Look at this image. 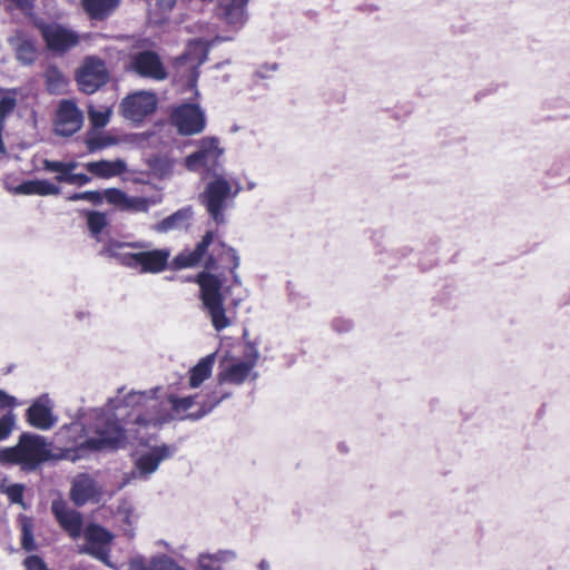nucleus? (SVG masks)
Masks as SVG:
<instances>
[{
  "label": "nucleus",
  "mask_w": 570,
  "mask_h": 570,
  "mask_svg": "<svg viewBox=\"0 0 570 570\" xmlns=\"http://www.w3.org/2000/svg\"><path fill=\"white\" fill-rule=\"evenodd\" d=\"M161 391L159 386L131 391L122 399L112 400L106 409L91 411L89 420L94 422L88 426L73 422L67 428L70 433L82 432L72 439L82 452L116 450L134 442L146 445L137 452L134 469L121 487L134 480H149L161 462L174 455V449L165 443L150 445L160 426L170 419Z\"/></svg>",
  "instance_id": "1"
},
{
  "label": "nucleus",
  "mask_w": 570,
  "mask_h": 570,
  "mask_svg": "<svg viewBox=\"0 0 570 570\" xmlns=\"http://www.w3.org/2000/svg\"><path fill=\"white\" fill-rule=\"evenodd\" d=\"M104 253L120 265L139 274H159L167 268L170 257L168 248L149 249L145 242H110Z\"/></svg>",
  "instance_id": "2"
},
{
  "label": "nucleus",
  "mask_w": 570,
  "mask_h": 570,
  "mask_svg": "<svg viewBox=\"0 0 570 570\" xmlns=\"http://www.w3.org/2000/svg\"><path fill=\"white\" fill-rule=\"evenodd\" d=\"M242 187L237 179L223 174H213L200 194V203L206 208L212 220L217 225L227 223V210Z\"/></svg>",
  "instance_id": "3"
},
{
  "label": "nucleus",
  "mask_w": 570,
  "mask_h": 570,
  "mask_svg": "<svg viewBox=\"0 0 570 570\" xmlns=\"http://www.w3.org/2000/svg\"><path fill=\"white\" fill-rule=\"evenodd\" d=\"M51 459L43 436L23 433L14 446L0 449V464L20 465L23 471H33Z\"/></svg>",
  "instance_id": "4"
},
{
  "label": "nucleus",
  "mask_w": 570,
  "mask_h": 570,
  "mask_svg": "<svg viewBox=\"0 0 570 570\" xmlns=\"http://www.w3.org/2000/svg\"><path fill=\"white\" fill-rule=\"evenodd\" d=\"M196 283L199 285L203 311L210 318L213 327L217 332L229 327L232 320L226 314L222 279L216 275L203 272L196 277Z\"/></svg>",
  "instance_id": "5"
},
{
  "label": "nucleus",
  "mask_w": 570,
  "mask_h": 570,
  "mask_svg": "<svg viewBox=\"0 0 570 570\" xmlns=\"http://www.w3.org/2000/svg\"><path fill=\"white\" fill-rule=\"evenodd\" d=\"M233 395L232 392L215 391L210 395H186L178 396L169 394L167 401L171 406L175 416L185 420H199L210 413L222 401Z\"/></svg>",
  "instance_id": "6"
},
{
  "label": "nucleus",
  "mask_w": 570,
  "mask_h": 570,
  "mask_svg": "<svg viewBox=\"0 0 570 570\" xmlns=\"http://www.w3.org/2000/svg\"><path fill=\"white\" fill-rule=\"evenodd\" d=\"M258 358L259 352L256 348H252L250 352L245 355V358L224 361L217 374V391L225 392L223 387L226 384L239 386L247 381H256L258 373L255 371V367Z\"/></svg>",
  "instance_id": "7"
},
{
  "label": "nucleus",
  "mask_w": 570,
  "mask_h": 570,
  "mask_svg": "<svg viewBox=\"0 0 570 570\" xmlns=\"http://www.w3.org/2000/svg\"><path fill=\"white\" fill-rule=\"evenodd\" d=\"M208 55V45L203 39H195L188 42L186 51L176 59L177 75L184 79L189 89L194 90L199 76L198 68Z\"/></svg>",
  "instance_id": "8"
},
{
  "label": "nucleus",
  "mask_w": 570,
  "mask_h": 570,
  "mask_svg": "<svg viewBox=\"0 0 570 570\" xmlns=\"http://www.w3.org/2000/svg\"><path fill=\"white\" fill-rule=\"evenodd\" d=\"M158 105L157 96L151 91L140 90L125 97L120 104V114L132 122H141L154 114Z\"/></svg>",
  "instance_id": "9"
},
{
  "label": "nucleus",
  "mask_w": 570,
  "mask_h": 570,
  "mask_svg": "<svg viewBox=\"0 0 570 570\" xmlns=\"http://www.w3.org/2000/svg\"><path fill=\"white\" fill-rule=\"evenodd\" d=\"M76 79L82 92L94 94L109 79L105 61L94 56L87 57L78 70Z\"/></svg>",
  "instance_id": "10"
},
{
  "label": "nucleus",
  "mask_w": 570,
  "mask_h": 570,
  "mask_svg": "<svg viewBox=\"0 0 570 570\" xmlns=\"http://www.w3.org/2000/svg\"><path fill=\"white\" fill-rule=\"evenodd\" d=\"M128 69L139 77L155 81L167 79L168 72L160 57L150 50L140 51L130 56Z\"/></svg>",
  "instance_id": "11"
},
{
  "label": "nucleus",
  "mask_w": 570,
  "mask_h": 570,
  "mask_svg": "<svg viewBox=\"0 0 570 570\" xmlns=\"http://www.w3.org/2000/svg\"><path fill=\"white\" fill-rule=\"evenodd\" d=\"M171 122L185 136L197 135L205 128L204 111L196 104H184L174 109Z\"/></svg>",
  "instance_id": "12"
},
{
  "label": "nucleus",
  "mask_w": 570,
  "mask_h": 570,
  "mask_svg": "<svg viewBox=\"0 0 570 570\" xmlns=\"http://www.w3.org/2000/svg\"><path fill=\"white\" fill-rule=\"evenodd\" d=\"M47 47L52 51L63 52L77 46L78 36L70 29L58 23L36 22Z\"/></svg>",
  "instance_id": "13"
},
{
  "label": "nucleus",
  "mask_w": 570,
  "mask_h": 570,
  "mask_svg": "<svg viewBox=\"0 0 570 570\" xmlns=\"http://www.w3.org/2000/svg\"><path fill=\"white\" fill-rule=\"evenodd\" d=\"M105 200L119 210L130 213H147L151 206L160 203L159 198L129 196L118 188L106 189Z\"/></svg>",
  "instance_id": "14"
},
{
  "label": "nucleus",
  "mask_w": 570,
  "mask_h": 570,
  "mask_svg": "<svg viewBox=\"0 0 570 570\" xmlns=\"http://www.w3.org/2000/svg\"><path fill=\"white\" fill-rule=\"evenodd\" d=\"M82 122V112L72 100H62L59 104L55 121L57 135L72 136L81 128Z\"/></svg>",
  "instance_id": "15"
},
{
  "label": "nucleus",
  "mask_w": 570,
  "mask_h": 570,
  "mask_svg": "<svg viewBox=\"0 0 570 570\" xmlns=\"http://www.w3.org/2000/svg\"><path fill=\"white\" fill-rule=\"evenodd\" d=\"M85 539L87 543L83 551L111 567L108 553L112 534L100 525L90 524L85 530Z\"/></svg>",
  "instance_id": "16"
},
{
  "label": "nucleus",
  "mask_w": 570,
  "mask_h": 570,
  "mask_svg": "<svg viewBox=\"0 0 570 570\" xmlns=\"http://www.w3.org/2000/svg\"><path fill=\"white\" fill-rule=\"evenodd\" d=\"M28 422L39 430H49L56 422L57 417L52 414V404L48 395L40 396L28 409Z\"/></svg>",
  "instance_id": "17"
},
{
  "label": "nucleus",
  "mask_w": 570,
  "mask_h": 570,
  "mask_svg": "<svg viewBox=\"0 0 570 570\" xmlns=\"http://www.w3.org/2000/svg\"><path fill=\"white\" fill-rule=\"evenodd\" d=\"M51 511L61 528L67 531L71 538L76 539L80 535L82 519L78 511L69 509L61 500H55L52 502Z\"/></svg>",
  "instance_id": "18"
},
{
  "label": "nucleus",
  "mask_w": 570,
  "mask_h": 570,
  "mask_svg": "<svg viewBox=\"0 0 570 570\" xmlns=\"http://www.w3.org/2000/svg\"><path fill=\"white\" fill-rule=\"evenodd\" d=\"M71 499L77 505H83L89 501H99L100 489L88 474H79L72 482Z\"/></svg>",
  "instance_id": "19"
},
{
  "label": "nucleus",
  "mask_w": 570,
  "mask_h": 570,
  "mask_svg": "<svg viewBox=\"0 0 570 570\" xmlns=\"http://www.w3.org/2000/svg\"><path fill=\"white\" fill-rule=\"evenodd\" d=\"M194 212L191 207L178 209L170 216L164 218L153 226L157 233H168L173 230L187 229L193 220Z\"/></svg>",
  "instance_id": "20"
},
{
  "label": "nucleus",
  "mask_w": 570,
  "mask_h": 570,
  "mask_svg": "<svg viewBox=\"0 0 570 570\" xmlns=\"http://www.w3.org/2000/svg\"><path fill=\"white\" fill-rule=\"evenodd\" d=\"M213 238L214 233L207 232L193 250H184L174 258L175 265L178 268H189L196 266L203 259L208 246L213 242Z\"/></svg>",
  "instance_id": "21"
},
{
  "label": "nucleus",
  "mask_w": 570,
  "mask_h": 570,
  "mask_svg": "<svg viewBox=\"0 0 570 570\" xmlns=\"http://www.w3.org/2000/svg\"><path fill=\"white\" fill-rule=\"evenodd\" d=\"M85 167L91 175L104 179L120 176L127 170V164L122 159L89 161Z\"/></svg>",
  "instance_id": "22"
},
{
  "label": "nucleus",
  "mask_w": 570,
  "mask_h": 570,
  "mask_svg": "<svg viewBox=\"0 0 570 570\" xmlns=\"http://www.w3.org/2000/svg\"><path fill=\"white\" fill-rule=\"evenodd\" d=\"M9 42L14 48L16 58L21 65L30 66L36 61L37 49L35 42L22 32L19 31L10 37Z\"/></svg>",
  "instance_id": "23"
},
{
  "label": "nucleus",
  "mask_w": 570,
  "mask_h": 570,
  "mask_svg": "<svg viewBox=\"0 0 570 570\" xmlns=\"http://www.w3.org/2000/svg\"><path fill=\"white\" fill-rule=\"evenodd\" d=\"M16 190L17 195L24 196H56L60 194V187L47 179L24 180L18 185V188H16Z\"/></svg>",
  "instance_id": "24"
},
{
  "label": "nucleus",
  "mask_w": 570,
  "mask_h": 570,
  "mask_svg": "<svg viewBox=\"0 0 570 570\" xmlns=\"http://www.w3.org/2000/svg\"><path fill=\"white\" fill-rule=\"evenodd\" d=\"M236 557V552L233 550H219L215 553H202L198 557V569L223 570V564L233 562Z\"/></svg>",
  "instance_id": "25"
},
{
  "label": "nucleus",
  "mask_w": 570,
  "mask_h": 570,
  "mask_svg": "<svg viewBox=\"0 0 570 570\" xmlns=\"http://www.w3.org/2000/svg\"><path fill=\"white\" fill-rule=\"evenodd\" d=\"M216 361V353H212L200 358L198 363L189 371V386L197 389L200 384L209 379Z\"/></svg>",
  "instance_id": "26"
},
{
  "label": "nucleus",
  "mask_w": 570,
  "mask_h": 570,
  "mask_svg": "<svg viewBox=\"0 0 570 570\" xmlns=\"http://www.w3.org/2000/svg\"><path fill=\"white\" fill-rule=\"evenodd\" d=\"M86 12L92 19H105L120 4V0H82Z\"/></svg>",
  "instance_id": "27"
},
{
  "label": "nucleus",
  "mask_w": 570,
  "mask_h": 570,
  "mask_svg": "<svg viewBox=\"0 0 570 570\" xmlns=\"http://www.w3.org/2000/svg\"><path fill=\"white\" fill-rule=\"evenodd\" d=\"M43 76L50 94L62 95L67 91L68 78L56 66H49Z\"/></svg>",
  "instance_id": "28"
},
{
  "label": "nucleus",
  "mask_w": 570,
  "mask_h": 570,
  "mask_svg": "<svg viewBox=\"0 0 570 570\" xmlns=\"http://www.w3.org/2000/svg\"><path fill=\"white\" fill-rule=\"evenodd\" d=\"M198 153L213 166L222 156L223 149L218 145V140L214 137L203 138L198 144Z\"/></svg>",
  "instance_id": "29"
},
{
  "label": "nucleus",
  "mask_w": 570,
  "mask_h": 570,
  "mask_svg": "<svg viewBox=\"0 0 570 570\" xmlns=\"http://www.w3.org/2000/svg\"><path fill=\"white\" fill-rule=\"evenodd\" d=\"M198 153L213 166L222 156L223 149L218 145V140L214 137L203 138L198 144Z\"/></svg>",
  "instance_id": "30"
},
{
  "label": "nucleus",
  "mask_w": 570,
  "mask_h": 570,
  "mask_svg": "<svg viewBox=\"0 0 570 570\" xmlns=\"http://www.w3.org/2000/svg\"><path fill=\"white\" fill-rule=\"evenodd\" d=\"M225 20L235 28H240L246 22V4L219 6Z\"/></svg>",
  "instance_id": "31"
},
{
  "label": "nucleus",
  "mask_w": 570,
  "mask_h": 570,
  "mask_svg": "<svg viewBox=\"0 0 570 570\" xmlns=\"http://www.w3.org/2000/svg\"><path fill=\"white\" fill-rule=\"evenodd\" d=\"M19 525L21 530V547L26 551L36 550V541L33 537V521L27 515L19 517Z\"/></svg>",
  "instance_id": "32"
},
{
  "label": "nucleus",
  "mask_w": 570,
  "mask_h": 570,
  "mask_svg": "<svg viewBox=\"0 0 570 570\" xmlns=\"http://www.w3.org/2000/svg\"><path fill=\"white\" fill-rule=\"evenodd\" d=\"M85 142L88 148V151L95 153L97 150L117 145L118 140L117 138L111 137L109 135L90 132L87 135Z\"/></svg>",
  "instance_id": "33"
},
{
  "label": "nucleus",
  "mask_w": 570,
  "mask_h": 570,
  "mask_svg": "<svg viewBox=\"0 0 570 570\" xmlns=\"http://www.w3.org/2000/svg\"><path fill=\"white\" fill-rule=\"evenodd\" d=\"M111 114L112 109L109 106H101L99 108L90 106L88 110L91 126L96 129L106 127L110 120Z\"/></svg>",
  "instance_id": "34"
},
{
  "label": "nucleus",
  "mask_w": 570,
  "mask_h": 570,
  "mask_svg": "<svg viewBox=\"0 0 570 570\" xmlns=\"http://www.w3.org/2000/svg\"><path fill=\"white\" fill-rule=\"evenodd\" d=\"M87 225L92 237L99 239V235L108 225V217L101 212H88L87 213Z\"/></svg>",
  "instance_id": "35"
},
{
  "label": "nucleus",
  "mask_w": 570,
  "mask_h": 570,
  "mask_svg": "<svg viewBox=\"0 0 570 570\" xmlns=\"http://www.w3.org/2000/svg\"><path fill=\"white\" fill-rule=\"evenodd\" d=\"M222 261L229 265V268L234 275V281L236 284H240L239 277L236 274V269L239 266V256L236 250L232 247H226L222 245Z\"/></svg>",
  "instance_id": "36"
},
{
  "label": "nucleus",
  "mask_w": 570,
  "mask_h": 570,
  "mask_svg": "<svg viewBox=\"0 0 570 570\" xmlns=\"http://www.w3.org/2000/svg\"><path fill=\"white\" fill-rule=\"evenodd\" d=\"M1 492L4 493L11 503L20 504L24 508L23 503V491L24 487L20 483H13L9 485H2Z\"/></svg>",
  "instance_id": "37"
},
{
  "label": "nucleus",
  "mask_w": 570,
  "mask_h": 570,
  "mask_svg": "<svg viewBox=\"0 0 570 570\" xmlns=\"http://www.w3.org/2000/svg\"><path fill=\"white\" fill-rule=\"evenodd\" d=\"M69 202H78V200H86L90 202L92 204H101L105 199V193L101 194L99 191L88 190L82 193H76L67 197Z\"/></svg>",
  "instance_id": "38"
},
{
  "label": "nucleus",
  "mask_w": 570,
  "mask_h": 570,
  "mask_svg": "<svg viewBox=\"0 0 570 570\" xmlns=\"http://www.w3.org/2000/svg\"><path fill=\"white\" fill-rule=\"evenodd\" d=\"M155 570H185L174 559L166 554L154 557Z\"/></svg>",
  "instance_id": "39"
},
{
  "label": "nucleus",
  "mask_w": 570,
  "mask_h": 570,
  "mask_svg": "<svg viewBox=\"0 0 570 570\" xmlns=\"http://www.w3.org/2000/svg\"><path fill=\"white\" fill-rule=\"evenodd\" d=\"M185 166L190 171H197L200 168L210 167L207 160L197 151L190 154L185 159Z\"/></svg>",
  "instance_id": "40"
},
{
  "label": "nucleus",
  "mask_w": 570,
  "mask_h": 570,
  "mask_svg": "<svg viewBox=\"0 0 570 570\" xmlns=\"http://www.w3.org/2000/svg\"><path fill=\"white\" fill-rule=\"evenodd\" d=\"M14 426V416L9 413L0 417V441L6 440Z\"/></svg>",
  "instance_id": "41"
},
{
  "label": "nucleus",
  "mask_w": 570,
  "mask_h": 570,
  "mask_svg": "<svg viewBox=\"0 0 570 570\" xmlns=\"http://www.w3.org/2000/svg\"><path fill=\"white\" fill-rule=\"evenodd\" d=\"M56 179L60 183H68L70 185L83 186L90 183V177L86 174H71L69 176H57Z\"/></svg>",
  "instance_id": "42"
},
{
  "label": "nucleus",
  "mask_w": 570,
  "mask_h": 570,
  "mask_svg": "<svg viewBox=\"0 0 570 570\" xmlns=\"http://www.w3.org/2000/svg\"><path fill=\"white\" fill-rule=\"evenodd\" d=\"M16 99L12 97H2L0 99V124L3 126L4 118L13 111Z\"/></svg>",
  "instance_id": "43"
},
{
  "label": "nucleus",
  "mask_w": 570,
  "mask_h": 570,
  "mask_svg": "<svg viewBox=\"0 0 570 570\" xmlns=\"http://www.w3.org/2000/svg\"><path fill=\"white\" fill-rule=\"evenodd\" d=\"M43 169L49 173H57V176H69L63 161L43 160Z\"/></svg>",
  "instance_id": "44"
},
{
  "label": "nucleus",
  "mask_w": 570,
  "mask_h": 570,
  "mask_svg": "<svg viewBox=\"0 0 570 570\" xmlns=\"http://www.w3.org/2000/svg\"><path fill=\"white\" fill-rule=\"evenodd\" d=\"M35 0H6L4 8L11 10L18 8L23 12H28L32 9Z\"/></svg>",
  "instance_id": "45"
},
{
  "label": "nucleus",
  "mask_w": 570,
  "mask_h": 570,
  "mask_svg": "<svg viewBox=\"0 0 570 570\" xmlns=\"http://www.w3.org/2000/svg\"><path fill=\"white\" fill-rule=\"evenodd\" d=\"M128 570H155L154 558H151L149 561H146L141 557H136L129 562Z\"/></svg>",
  "instance_id": "46"
},
{
  "label": "nucleus",
  "mask_w": 570,
  "mask_h": 570,
  "mask_svg": "<svg viewBox=\"0 0 570 570\" xmlns=\"http://www.w3.org/2000/svg\"><path fill=\"white\" fill-rule=\"evenodd\" d=\"M155 169L159 171L160 176L169 175L173 170L174 164L168 159H157Z\"/></svg>",
  "instance_id": "47"
},
{
  "label": "nucleus",
  "mask_w": 570,
  "mask_h": 570,
  "mask_svg": "<svg viewBox=\"0 0 570 570\" xmlns=\"http://www.w3.org/2000/svg\"><path fill=\"white\" fill-rule=\"evenodd\" d=\"M16 405V399L0 390V409L13 407Z\"/></svg>",
  "instance_id": "48"
},
{
  "label": "nucleus",
  "mask_w": 570,
  "mask_h": 570,
  "mask_svg": "<svg viewBox=\"0 0 570 570\" xmlns=\"http://www.w3.org/2000/svg\"><path fill=\"white\" fill-rule=\"evenodd\" d=\"M16 177L13 175H7L4 178H3V187L4 189L10 193V194H13V195H17V190L16 188H18V185L17 181H16Z\"/></svg>",
  "instance_id": "49"
},
{
  "label": "nucleus",
  "mask_w": 570,
  "mask_h": 570,
  "mask_svg": "<svg viewBox=\"0 0 570 570\" xmlns=\"http://www.w3.org/2000/svg\"><path fill=\"white\" fill-rule=\"evenodd\" d=\"M119 515L128 524H132L136 521V517L134 515V513L129 507L121 508L119 510Z\"/></svg>",
  "instance_id": "50"
},
{
  "label": "nucleus",
  "mask_w": 570,
  "mask_h": 570,
  "mask_svg": "<svg viewBox=\"0 0 570 570\" xmlns=\"http://www.w3.org/2000/svg\"><path fill=\"white\" fill-rule=\"evenodd\" d=\"M276 65L273 63V65H266V66H262L257 71V76L261 77V78H267L269 76V72H274L276 70Z\"/></svg>",
  "instance_id": "51"
},
{
  "label": "nucleus",
  "mask_w": 570,
  "mask_h": 570,
  "mask_svg": "<svg viewBox=\"0 0 570 570\" xmlns=\"http://www.w3.org/2000/svg\"><path fill=\"white\" fill-rule=\"evenodd\" d=\"M248 0H218L219 6L247 4Z\"/></svg>",
  "instance_id": "52"
},
{
  "label": "nucleus",
  "mask_w": 570,
  "mask_h": 570,
  "mask_svg": "<svg viewBox=\"0 0 570 570\" xmlns=\"http://www.w3.org/2000/svg\"><path fill=\"white\" fill-rule=\"evenodd\" d=\"M258 570H273L272 563L268 560H261L258 566Z\"/></svg>",
  "instance_id": "53"
},
{
  "label": "nucleus",
  "mask_w": 570,
  "mask_h": 570,
  "mask_svg": "<svg viewBox=\"0 0 570 570\" xmlns=\"http://www.w3.org/2000/svg\"><path fill=\"white\" fill-rule=\"evenodd\" d=\"M65 166H66L67 174L71 175L72 170L77 168L78 164L76 161H69V163H65Z\"/></svg>",
  "instance_id": "54"
},
{
  "label": "nucleus",
  "mask_w": 570,
  "mask_h": 570,
  "mask_svg": "<svg viewBox=\"0 0 570 570\" xmlns=\"http://www.w3.org/2000/svg\"><path fill=\"white\" fill-rule=\"evenodd\" d=\"M160 1L165 3L167 9H171L175 3L174 0H160Z\"/></svg>",
  "instance_id": "55"
},
{
  "label": "nucleus",
  "mask_w": 570,
  "mask_h": 570,
  "mask_svg": "<svg viewBox=\"0 0 570 570\" xmlns=\"http://www.w3.org/2000/svg\"><path fill=\"white\" fill-rule=\"evenodd\" d=\"M242 301H243L242 297L233 299L234 306L237 307L240 304Z\"/></svg>",
  "instance_id": "56"
}]
</instances>
